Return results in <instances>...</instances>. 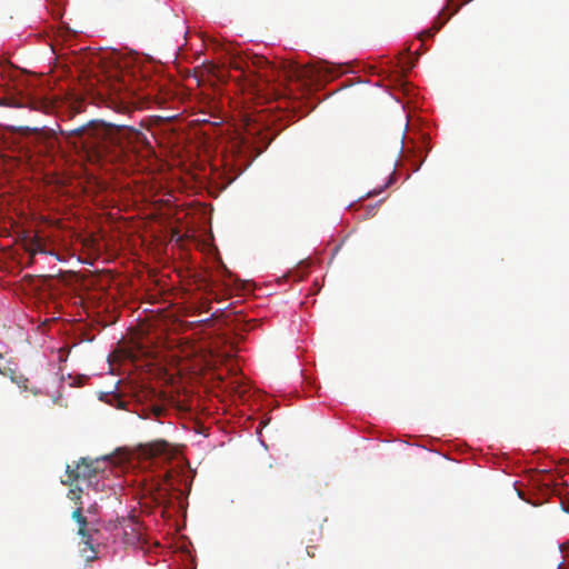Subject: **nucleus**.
I'll use <instances>...</instances> for the list:
<instances>
[{"instance_id":"nucleus-8","label":"nucleus","mask_w":569,"mask_h":569,"mask_svg":"<svg viewBox=\"0 0 569 569\" xmlns=\"http://www.w3.org/2000/svg\"><path fill=\"white\" fill-rule=\"evenodd\" d=\"M26 250L29 252L31 258H33L37 253H46L43 243L38 237H33L28 241L26 244Z\"/></svg>"},{"instance_id":"nucleus-7","label":"nucleus","mask_w":569,"mask_h":569,"mask_svg":"<svg viewBox=\"0 0 569 569\" xmlns=\"http://www.w3.org/2000/svg\"><path fill=\"white\" fill-rule=\"evenodd\" d=\"M169 451V443L164 440H156L150 443H147L144 447V452L151 457L167 455Z\"/></svg>"},{"instance_id":"nucleus-2","label":"nucleus","mask_w":569,"mask_h":569,"mask_svg":"<svg viewBox=\"0 0 569 569\" xmlns=\"http://www.w3.org/2000/svg\"><path fill=\"white\" fill-rule=\"evenodd\" d=\"M230 67L239 70L244 78L257 76L259 80L264 82L278 79L281 72L262 56H232L230 58Z\"/></svg>"},{"instance_id":"nucleus-11","label":"nucleus","mask_w":569,"mask_h":569,"mask_svg":"<svg viewBox=\"0 0 569 569\" xmlns=\"http://www.w3.org/2000/svg\"><path fill=\"white\" fill-rule=\"evenodd\" d=\"M11 381L17 383L18 387L22 388L23 390H28V382L29 379L22 375L17 377H11Z\"/></svg>"},{"instance_id":"nucleus-1","label":"nucleus","mask_w":569,"mask_h":569,"mask_svg":"<svg viewBox=\"0 0 569 569\" xmlns=\"http://www.w3.org/2000/svg\"><path fill=\"white\" fill-rule=\"evenodd\" d=\"M70 143L91 163L118 162L137 147H149L146 134L126 126L90 122L71 130Z\"/></svg>"},{"instance_id":"nucleus-16","label":"nucleus","mask_w":569,"mask_h":569,"mask_svg":"<svg viewBox=\"0 0 569 569\" xmlns=\"http://www.w3.org/2000/svg\"><path fill=\"white\" fill-rule=\"evenodd\" d=\"M393 176H395V172H392V173L390 174V177H389V179H388V181H387V183L385 184V187H383V188H387V187H389L390 184H392V183H393Z\"/></svg>"},{"instance_id":"nucleus-18","label":"nucleus","mask_w":569,"mask_h":569,"mask_svg":"<svg viewBox=\"0 0 569 569\" xmlns=\"http://www.w3.org/2000/svg\"><path fill=\"white\" fill-rule=\"evenodd\" d=\"M2 359V355L0 353V360Z\"/></svg>"},{"instance_id":"nucleus-4","label":"nucleus","mask_w":569,"mask_h":569,"mask_svg":"<svg viewBox=\"0 0 569 569\" xmlns=\"http://www.w3.org/2000/svg\"><path fill=\"white\" fill-rule=\"evenodd\" d=\"M99 460L89 458H80L74 468L67 466V480H62L63 485L72 486L78 480H91L99 471Z\"/></svg>"},{"instance_id":"nucleus-6","label":"nucleus","mask_w":569,"mask_h":569,"mask_svg":"<svg viewBox=\"0 0 569 569\" xmlns=\"http://www.w3.org/2000/svg\"><path fill=\"white\" fill-rule=\"evenodd\" d=\"M177 493V497L182 496V491L177 487L173 476L170 471H167L163 477V485L158 490V500L162 503H169L171 496Z\"/></svg>"},{"instance_id":"nucleus-10","label":"nucleus","mask_w":569,"mask_h":569,"mask_svg":"<svg viewBox=\"0 0 569 569\" xmlns=\"http://www.w3.org/2000/svg\"><path fill=\"white\" fill-rule=\"evenodd\" d=\"M284 77L292 80L299 79L302 74V70H300L297 66L290 64L288 68H284L283 71Z\"/></svg>"},{"instance_id":"nucleus-14","label":"nucleus","mask_w":569,"mask_h":569,"mask_svg":"<svg viewBox=\"0 0 569 569\" xmlns=\"http://www.w3.org/2000/svg\"><path fill=\"white\" fill-rule=\"evenodd\" d=\"M123 89L130 90L129 87H128V83L126 82V80L121 79V81H119V83H118V87H114V90L121 91Z\"/></svg>"},{"instance_id":"nucleus-13","label":"nucleus","mask_w":569,"mask_h":569,"mask_svg":"<svg viewBox=\"0 0 569 569\" xmlns=\"http://www.w3.org/2000/svg\"><path fill=\"white\" fill-rule=\"evenodd\" d=\"M163 407L161 406H153L151 408V415L156 418V419H159L160 417L163 416Z\"/></svg>"},{"instance_id":"nucleus-15","label":"nucleus","mask_w":569,"mask_h":569,"mask_svg":"<svg viewBox=\"0 0 569 569\" xmlns=\"http://www.w3.org/2000/svg\"><path fill=\"white\" fill-rule=\"evenodd\" d=\"M441 26H435L431 29L425 31L422 34L427 37H432L437 31H439Z\"/></svg>"},{"instance_id":"nucleus-5","label":"nucleus","mask_w":569,"mask_h":569,"mask_svg":"<svg viewBox=\"0 0 569 569\" xmlns=\"http://www.w3.org/2000/svg\"><path fill=\"white\" fill-rule=\"evenodd\" d=\"M71 517L79 525L78 535L81 537L82 543L86 546L81 550L82 555L87 560H93L97 557V552L93 549L92 533L97 532V530L88 528V520L82 513V506L77 507Z\"/></svg>"},{"instance_id":"nucleus-9","label":"nucleus","mask_w":569,"mask_h":569,"mask_svg":"<svg viewBox=\"0 0 569 569\" xmlns=\"http://www.w3.org/2000/svg\"><path fill=\"white\" fill-rule=\"evenodd\" d=\"M81 495H82V489L79 488L78 486H71L69 492H68V498L72 501L76 502V505L79 506H82V501H81Z\"/></svg>"},{"instance_id":"nucleus-12","label":"nucleus","mask_w":569,"mask_h":569,"mask_svg":"<svg viewBox=\"0 0 569 569\" xmlns=\"http://www.w3.org/2000/svg\"><path fill=\"white\" fill-rule=\"evenodd\" d=\"M0 375L9 377L10 379L11 377H17L16 371L9 367H0Z\"/></svg>"},{"instance_id":"nucleus-17","label":"nucleus","mask_w":569,"mask_h":569,"mask_svg":"<svg viewBox=\"0 0 569 569\" xmlns=\"http://www.w3.org/2000/svg\"><path fill=\"white\" fill-rule=\"evenodd\" d=\"M307 553L309 557H315V552L312 551V547L307 548Z\"/></svg>"},{"instance_id":"nucleus-3","label":"nucleus","mask_w":569,"mask_h":569,"mask_svg":"<svg viewBox=\"0 0 569 569\" xmlns=\"http://www.w3.org/2000/svg\"><path fill=\"white\" fill-rule=\"evenodd\" d=\"M23 139V146L30 158L36 154L46 157L54 150L57 144L54 136L44 130L26 128Z\"/></svg>"}]
</instances>
